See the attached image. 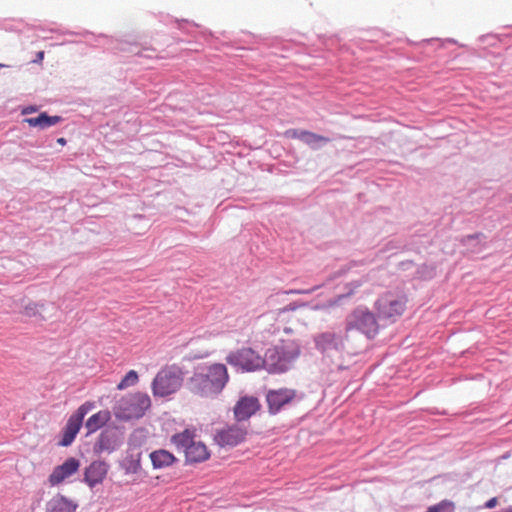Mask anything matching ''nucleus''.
Here are the masks:
<instances>
[{
	"label": "nucleus",
	"instance_id": "30",
	"mask_svg": "<svg viewBox=\"0 0 512 512\" xmlns=\"http://www.w3.org/2000/svg\"><path fill=\"white\" fill-rule=\"evenodd\" d=\"M4 66H5L4 64H1V63H0V68H2V67H4Z\"/></svg>",
	"mask_w": 512,
	"mask_h": 512
},
{
	"label": "nucleus",
	"instance_id": "15",
	"mask_svg": "<svg viewBox=\"0 0 512 512\" xmlns=\"http://www.w3.org/2000/svg\"><path fill=\"white\" fill-rule=\"evenodd\" d=\"M107 471V465L104 462L94 461L85 469L84 480L89 487L93 488L103 482Z\"/></svg>",
	"mask_w": 512,
	"mask_h": 512
},
{
	"label": "nucleus",
	"instance_id": "8",
	"mask_svg": "<svg viewBox=\"0 0 512 512\" xmlns=\"http://www.w3.org/2000/svg\"><path fill=\"white\" fill-rule=\"evenodd\" d=\"M226 362L242 372H255L264 369V359L251 347H242L230 352Z\"/></svg>",
	"mask_w": 512,
	"mask_h": 512
},
{
	"label": "nucleus",
	"instance_id": "7",
	"mask_svg": "<svg viewBox=\"0 0 512 512\" xmlns=\"http://www.w3.org/2000/svg\"><path fill=\"white\" fill-rule=\"evenodd\" d=\"M359 330L368 338L374 337L379 330L375 315L365 307L354 309L346 318V336L352 330Z\"/></svg>",
	"mask_w": 512,
	"mask_h": 512
},
{
	"label": "nucleus",
	"instance_id": "4",
	"mask_svg": "<svg viewBox=\"0 0 512 512\" xmlns=\"http://www.w3.org/2000/svg\"><path fill=\"white\" fill-rule=\"evenodd\" d=\"M151 407L147 393L136 392L122 397L114 407V415L120 420L141 418Z\"/></svg>",
	"mask_w": 512,
	"mask_h": 512
},
{
	"label": "nucleus",
	"instance_id": "12",
	"mask_svg": "<svg viewBox=\"0 0 512 512\" xmlns=\"http://www.w3.org/2000/svg\"><path fill=\"white\" fill-rule=\"evenodd\" d=\"M246 435V427L237 423L219 430L215 435V441L220 446H236L245 439Z\"/></svg>",
	"mask_w": 512,
	"mask_h": 512
},
{
	"label": "nucleus",
	"instance_id": "10",
	"mask_svg": "<svg viewBox=\"0 0 512 512\" xmlns=\"http://www.w3.org/2000/svg\"><path fill=\"white\" fill-rule=\"evenodd\" d=\"M298 396L295 389L281 387L268 390L266 393V403L270 414H277L286 405L292 403Z\"/></svg>",
	"mask_w": 512,
	"mask_h": 512
},
{
	"label": "nucleus",
	"instance_id": "6",
	"mask_svg": "<svg viewBox=\"0 0 512 512\" xmlns=\"http://www.w3.org/2000/svg\"><path fill=\"white\" fill-rule=\"evenodd\" d=\"M406 304L407 298L404 294L388 291L377 299L375 309L380 318L395 321L404 313Z\"/></svg>",
	"mask_w": 512,
	"mask_h": 512
},
{
	"label": "nucleus",
	"instance_id": "18",
	"mask_svg": "<svg viewBox=\"0 0 512 512\" xmlns=\"http://www.w3.org/2000/svg\"><path fill=\"white\" fill-rule=\"evenodd\" d=\"M61 121L60 116H49L47 113L42 112L37 117H31L24 119L31 127H39L40 129H46L48 127L54 126Z\"/></svg>",
	"mask_w": 512,
	"mask_h": 512
},
{
	"label": "nucleus",
	"instance_id": "22",
	"mask_svg": "<svg viewBox=\"0 0 512 512\" xmlns=\"http://www.w3.org/2000/svg\"><path fill=\"white\" fill-rule=\"evenodd\" d=\"M301 140L303 142H305L306 144L313 146L320 142H328L329 138H326L324 136H321V135H318L313 132L305 130L304 135Z\"/></svg>",
	"mask_w": 512,
	"mask_h": 512
},
{
	"label": "nucleus",
	"instance_id": "23",
	"mask_svg": "<svg viewBox=\"0 0 512 512\" xmlns=\"http://www.w3.org/2000/svg\"><path fill=\"white\" fill-rule=\"evenodd\" d=\"M454 504L451 501L443 500L428 508L427 512H453Z\"/></svg>",
	"mask_w": 512,
	"mask_h": 512
},
{
	"label": "nucleus",
	"instance_id": "19",
	"mask_svg": "<svg viewBox=\"0 0 512 512\" xmlns=\"http://www.w3.org/2000/svg\"><path fill=\"white\" fill-rule=\"evenodd\" d=\"M111 419V414L108 410H101L86 421V428L88 433H93L102 428Z\"/></svg>",
	"mask_w": 512,
	"mask_h": 512
},
{
	"label": "nucleus",
	"instance_id": "13",
	"mask_svg": "<svg viewBox=\"0 0 512 512\" xmlns=\"http://www.w3.org/2000/svg\"><path fill=\"white\" fill-rule=\"evenodd\" d=\"M314 341L316 348L326 354H329L332 351H340L344 347L343 338L331 331L318 334L314 338Z\"/></svg>",
	"mask_w": 512,
	"mask_h": 512
},
{
	"label": "nucleus",
	"instance_id": "21",
	"mask_svg": "<svg viewBox=\"0 0 512 512\" xmlns=\"http://www.w3.org/2000/svg\"><path fill=\"white\" fill-rule=\"evenodd\" d=\"M44 304L29 302L23 308V314L27 317L41 316V310H43Z\"/></svg>",
	"mask_w": 512,
	"mask_h": 512
},
{
	"label": "nucleus",
	"instance_id": "1",
	"mask_svg": "<svg viewBox=\"0 0 512 512\" xmlns=\"http://www.w3.org/2000/svg\"><path fill=\"white\" fill-rule=\"evenodd\" d=\"M228 381L227 367L214 363L194 373L188 381V389L200 397H213L224 389Z\"/></svg>",
	"mask_w": 512,
	"mask_h": 512
},
{
	"label": "nucleus",
	"instance_id": "14",
	"mask_svg": "<svg viewBox=\"0 0 512 512\" xmlns=\"http://www.w3.org/2000/svg\"><path fill=\"white\" fill-rule=\"evenodd\" d=\"M260 404L255 397H243L234 407V414L238 421H244L250 418L258 409Z\"/></svg>",
	"mask_w": 512,
	"mask_h": 512
},
{
	"label": "nucleus",
	"instance_id": "5",
	"mask_svg": "<svg viewBox=\"0 0 512 512\" xmlns=\"http://www.w3.org/2000/svg\"><path fill=\"white\" fill-rule=\"evenodd\" d=\"M171 441L177 448L184 450L188 462H202L210 456L206 445L200 441H195L194 434L188 429L175 434Z\"/></svg>",
	"mask_w": 512,
	"mask_h": 512
},
{
	"label": "nucleus",
	"instance_id": "16",
	"mask_svg": "<svg viewBox=\"0 0 512 512\" xmlns=\"http://www.w3.org/2000/svg\"><path fill=\"white\" fill-rule=\"evenodd\" d=\"M77 508V502L64 495L57 494L47 503L46 512H76Z\"/></svg>",
	"mask_w": 512,
	"mask_h": 512
},
{
	"label": "nucleus",
	"instance_id": "28",
	"mask_svg": "<svg viewBox=\"0 0 512 512\" xmlns=\"http://www.w3.org/2000/svg\"><path fill=\"white\" fill-rule=\"evenodd\" d=\"M34 111H35V109L33 107H29V108L24 109L22 113L27 114V113L34 112Z\"/></svg>",
	"mask_w": 512,
	"mask_h": 512
},
{
	"label": "nucleus",
	"instance_id": "27",
	"mask_svg": "<svg viewBox=\"0 0 512 512\" xmlns=\"http://www.w3.org/2000/svg\"><path fill=\"white\" fill-rule=\"evenodd\" d=\"M44 59V51H39L36 54V59L33 61L34 63L41 64Z\"/></svg>",
	"mask_w": 512,
	"mask_h": 512
},
{
	"label": "nucleus",
	"instance_id": "26",
	"mask_svg": "<svg viewBox=\"0 0 512 512\" xmlns=\"http://www.w3.org/2000/svg\"><path fill=\"white\" fill-rule=\"evenodd\" d=\"M315 287L314 288H311V289H308V290H290V291H287L286 293L287 294H309V293H312L313 291H315Z\"/></svg>",
	"mask_w": 512,
	"mask_h": 512
},
{
	"label": "nucleus",
	"instance_id": "24",
	"mask_svg": "<svg viewBox=\"0 0 512 512\" xmlns=\"http://www.w3.org/2000/svg\"><path fill=\"white\" fill-rule=\"evenodd\" d=\"M304 132H305V130L289 129V130L285 131L284 135H285V137L290 138V139H300L301 140L304 135Z\"/></svg>",
	"mask_w": 512,
	"mask_h": 512
},
{
	"label": "nucleus",
	"instance_id": "25",
	"mask_svg": "<svg viewBox=\"0 0 512 512\" xmlns=\"http://www.w3.org/2000/svg\"><path fill=\"white\" fill-rule=\"evenodd\" d=\"M497 504H498V499H497L496 497H493V498L489 499V500L485 503L484 507H485V508H487V509H492V508H494Z\"/></svg>",
	"mask_w": 512,
	"mask_h": 512
},
{
	"label": "nucleus",
	"instance_id": "3",
	"mask_svg": "<svg viewBox=\"0 0 512 512\" xmlns=\"http://www.w3.org/2000/svg\"><path fill=\"white\" fill-rule=\"evenodd\" d=\"M184 381L182 369L176 365H165L155 375L151 383L154 397L166 398L180 390Z\"/></svg>",
	"mask_w": 512,
	"mask_h": 512
},
{
	"label": "nucleus",
	"instance_id": "17",
	"mask_svg": "<svg viewBox=\"0 0 512 512\" xmlns=\"http://www.w3.org/2000/svg\"><path fill=\"white\" fill-rule=\"evenodd\" d=\"M150 459L153 467L156 469L171 466L176 460L175 456L172 453L164 449L153 451L150 454Z\"/></svg>",
	"mask_w": 512,
	"mask_h": 512
},
{
	"label": "nucleus",
	"instance_id": "9",
	"mask_svg": "<svg viewBox=\"0 0 512 512\" xmlns=\"http://www.w3.org/2000/svg\"><path fill=\"white\" fill-rule=\"evenodd\" d=\"M93 406V403L85 402L69 417L59 443L61 446H69L74 441L82 426L84 417Z\"/></svg>",
	"mask_w": 512,
	"mask_h": 512
},
{
	"label": "nucleus",
	"instance_id": "11",
	"mask_svg": "<svg viewBox=\"0 0 512 512\" xmlns=\"http://www.w3.org/2000/svg\"><path fill=\"white\" fill-rule=\"evenodd\" d=\"M80 468V461L74 457L66 459L61 465L54 467L48 477L50 486H58L72 475L78 472Z\"/></svg>",
	"mask_w": 512,
	"mask_h": 512
},
{
	"label": "nucleus",
	"instance_id": "2",
	"mask_svg": "<svg viewBox=\"0 0 512 512\" xmlns=\"http://www.w3.org/2000/svg\"><path fill=\"white\" fill-rule=\"evenodd\" d=\"M300 353V346L296 341H280L266 350L263 357L264 369L271 374L285 373L292 368Z\"/></svg>",
	"mask_w": 512,
	"mask_h": 512
},
{
	"label": "nucleus",
	"instance_id": "20",
	"mask_svg": "<svg viewBox=\"0 0 512 512\" xmlns=\"http://www.w3.org/2000/svg\"><path fill=\"white\" fill-rule=\"evenodd\" d=\"M139 377L135 370H130L126 373V375L122 378V380L118 383L117 389L124 390L128 387L134 386L138 383Z\"/></svg>",
	"mask_w": 512,
	"mask_h": 512
},
{
	"label": "nucleus",
	"instance_id": "29",
	"mask_svg": "<svg viewBox=\"0 0 512 512\" xmlns=\"http://www.w3.org/2000/svg\"><path fill=\"white\" fill-rule=\"evenodd\" d=\"M57 142H58L60 145H65V144H66V139H65V138H58V139H57Z\"/></svg>",
	"mask_w": 512,
	"mask_h": 512
}]
</instances>
